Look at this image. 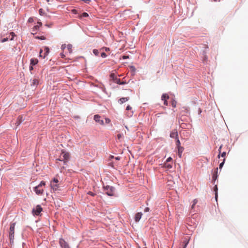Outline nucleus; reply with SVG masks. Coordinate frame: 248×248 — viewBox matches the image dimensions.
Here are the masks:
<instances>
[{
	"mask_svg": "<svg viewBox=\"0 0 248 248\" xmlns=\"http://www.w3.org/2000/svg\"><path fill=\"white\" fill-rule=\"evenodd\" d=\"M70 157V155L68 152L62 151L58 160L63 161L64 165H67V162L69 161Z\"/></svg>",
	"mask_w": 248,
	"mask_h": 248,
	"instance_id": "obj_1",
	"label": "nucleus"
},
{
	"mask_svg": "<svg viewBox=\"0 0 248 248\" xmlns=\"http://www.w3.org/2000/svg\"><path fill=\"white\" fill-rule=\"evenodd\" d=\"M16 226V223H11L10 224L9 231V237L10 242H13L14 239V233H15V228Z\"/></svg>",
	"mask_w": 248,
	"mask_h": 248,
	"instance_id": "obj_2",
	"label": "nucleus"
},
{
	"mask_svg": "<svg viewBox=\"0 0 248 248\" xmlns=\"http://www.w3.org/2000/svg\"><path fill=\"white\" fill-rule=\"evenodd\" d=\"M34 191L35 193L38 195H42L43 194L44 190L43 187H41V186H36L34 187Z\"/></svg>",
	"mask_w": 248,
	"mask_h": 248,
	"instance_id": "obj_3",
	"label": "nucleus"
},
{
	"mask_svg": "<svg viewBox=\"0 0 248 248\" xmlns=\"http://www.w3.org/2000/svg\"><path fill=\"white\" fill-rule=\"evenodd\" d=\"M42 211V208L39 205H38L36 206V207L32 210V213L34 215L36 216H38L41 212Z\"/></svg>",
	"mask_w": 248,
	"mask_h": 248,
	"instance_id": "obj_4",
	"label": "nucleus"
},
{
	"mask_svg": "<svg viewBox=\"0 0 248 248\" xmlns=\"http://www.w3.org/2000/svg\"><path fill=\"white\" fill-rule=\"evenodd\" d=\"M101 117L100 115L98 114H96L94 116V120L98 123L99 124L103 125L104 124V123L103 120H101Z\"/></svg>",
	"mask_w": 248,
	"mask_h": 248,
	"instance_id": "obj_5",
	"label": "nucleus"
},
{
	"mask_svg": "<svg viewBox=\"0 0 248 248\" xmlns=\"http://www.w3.org/2000/svg\"><path fill=\"white\" fill-rule=\"evenodd\" d=\"M44 50L45 51L44 54H42L43 50L42 49H41L40 51V57H43V58H45L48 55L49 52V49L48 47L46 46L45 47Z\"/></svg>",
	"mask_w": 248,
	"mask_h": 248,
	"instance_id": "obj_6",
	"label": "nucleus"
},
{
	"mask_svg": "<svg viewBox=\"0 0 248 248\" xmlns=\"http://www.w3.org/2000/svg\"><path fill=\"white\" fill-rule=\"evenodd\" d=\"M59 243L61 248H70L68 244L62 238L60 239Z\"/></svg>",
	"mask_w": 248,
	"mask_h": 248,
	"instance_id": "obj_7",
	"label": "nucleus"
},
{
	"mask_svg": "<svg viewBox=\"0 0 248 248\" xmlns=\"http://www.w3.org/2000/svg\"><path fill=\"white\" fill-rule=\"evenodd\" d=\"M110 78L114 82L118 84L119 83H120V79L117 78L114 73H111L110 74Z\"/></svg>",
	"mask_w": 248,
	"mask_h": 248,
	"instance_id": "obj_8",
	"label": "nucleus"
},
{
	"mask_svg": "<svg viewBox=\"0 0 248 248\" xmlns=\"http://www.w3.org/2000/svg\"><path fill=\"white\" fill-rule=\"evenodd\" d=\"M105 189L107 190L106 194L108 196H113L114 194L113 187L109 186H107Z\"/></svg>",
	"mask_w": 248,
	"mask_h": 248,
	"instance_id": "obj_9",
	"label": "nucleus"
},
{
	"mask_svg": "<svg viewBox=\"0 0 248 248\" xmlns=\"http://www.w3.org/2000/svg\"><path fill=\"white\" fill-rule=\"evenodd\" d=\"M169 98V96L167 93H164L161 96V99L164 101V104L168 106L167 100Z\"/></svg>",
	"mask_w": 248,
	"mask_h": 248,
	"instance_id": "obj_10",
	"label": "nucleus"
},
{
	"mask_svg": "<svg viewBox=\"0 0 248 248\" xmlns=\"http://www.w3.org/2000/svg\"><path fill=\"white\" fill-rule=\"evenodd\" d=\"M50 186L51 189L53 190V191L55 192L58 189L59 187V185L58 184V183L54 184V183H51Z\"/></svg>",
	"mask_w": 248,
	"mask_h": 248,
	"instance_id": "obj_11",
	"label": "nucleus"
},
{
	"mask_svg": "<svg viewBox=\"0 0 248 248\" xmlns=\"http://www.w3.org/2000/svg\"><path fill=\"white\" fill-rule=\"evenodd\" d=\"M170 137L172 138L177 139L178 137V132L176 130H173L170 133Z\"/></svg>",
	"mask_w": 248,
	"mask_h": 248,
	"instance_id": "obj_12",
	"label": "nucleus"
},
{
	"mask_svg": "<svg viewBox=\"0 0 248 248\" xmlns=\"http://www.w3.org/2000/svg\"><path fill=\"white\" fill-rule=\"evenodd\" d=\"M142 215V214L141 212L138 213L136 214L135 217V220L136 222L139 221V220L140 219L141 216Z\"/></svg>",
	"mask_w": 248,
	"mask_h": 248,
	"instance_id": "obj_13",
	"label": "nucleus"
},
{
	"mask_svg": "<svg viewBox=\"0 0 248 248\" xmlns=\"http://www.w3.org/2000/svg\"><path fill=\"white\" fill-rule=\"evenodd\" d=\"M222 145H221L220 147H219V155H218V157L219 158L220 157V156L221 155L222 157H224L225 156H226V153L225 152H223V153H221V149L222 148Z\"/></svg>",
	"mask_w": 248,
	"mask_h": 248,
	"instance_id": "obj_14",
	"label": "nucleus"
},
{
	"mask_svg": "<svg viewBox=\"0 0 248 248\" xmlns=\"http://www.w3.org/2000/svg\"><path fill=\"white\" fill-rule=\"evenodd\" d=\"M23 120H24V119H23V116H19L17 118V121L16 123V124H17V125H19Z\"/></svg>",
	"mask_w": 248,
	"mask_h": 248,
	"instance_id": "obj_15",
	"label": "nucleus"
},
{
	"mask_svg": "<svg viewBox=\"0 0 248 248\" xmlns=\"http://www.w3.org/2000/svg\"><path fill=\"white\" fill-rule=\"evenodd\" d=\"M129 97H122L119 100V102L120 104H123L129 100Z\"/></svg>",
	"mask_w": 248,
	"mask_h": 248,
	"instance_id": "obj_16",
	"label": "nucleus"
},
{
	"mask_svg": "<svg viewBox=\"0 0 248 248\" xmlns=\"http://www.w3.org/2000/svg\"><path fill=\"white\" fill-rule=\"evenodd\" d=\"M178 151V155L180 157L182 156V154L184 150V148L183 147H180L177 148Z\"/></svg>",
	"mask_w": 248,
	"mask_h": 248,
	"instance_id": "obj_17",
	"label": "nucleus"
},
{
	"mask_svg": "<svg viewBox=\"0 0 248 248\" xmlns=\"http://www.w3.org/2000/svg\"><path fill=\"white\" fill-rule=\"evenodd\" d=\"M38 62V61L37 59H31V65H35Z\"/></svg>",
	"mask_w": 248,
	"mask_h": 248,
	"instance_id": "obj_18",
	"label": "nucleus"
},
{
	"mask_svg": "<svg viewBox=\"0 0 248 248\" xmlns=\"http://www.w3.org/2000/svg\"><path fill=\"white\" fill-rule=\"evenodd\" d=\"M163 167L164 168H166L168 169H170L172 168V165L169 163H168V162H166L164 164V165H163Z\"/></svg>",
	"mask_w": 248,
	"mask_h": 248,
	"instance_id": "obj_19",
	"label": "nucleus"
},
{
	"mask_svg": "<svg viewBox=\"0 0 248 248\" xmlns=\"http://www.w3.org/2000/svg\"><path fill=\"white\" fill-rule=\"evenodd\" d=\"M42 25V23L41 22H38L37 25L35 26L33 29V31H34V30H37L40 27H41Z\"/></svg>",
	"mask_w": 248,
	"mask_h": 248,
	"instance_id": "obj_20",
	"label": "nucleus"
},
{
	"mask_svg": "<svg viewBox=\"0 0 248 248\" xmlns=\"http://www.w3.org/2000/svg\"><path fill=\"white\" fill-rule=\"evenodd\" d=\"M217 170H218V169L217 168L216 170H215V172H214V174H213V179L214 180H216L217 178Z\"/></svg>",
	"mask_w": 248,
	"mask_h": 248,
	"instance_id": "obj_21",
	"label": "nucleus"
},
{
	"mask_svg": "<svg viewBox=\"0 0 248 248\" xmlns=\"http://www.w3.org/2000/svg\"><path fill=\"white\" fill-rule=\"evenodd\" d=\"M183 248H186L187 245L188 243V240L187 238H186V239L184 240L183 242Z\"/></svg>",
	"mask_w": 248,
	"mask_h": 248,
	"instance_id": "obj_22",
	"label": "nucleus"
},
{
	"mask_svg": "<svg viewBox=\"0 0 248 248\" xmlns=\"http://www.w3.org/2000/svg\"><path fill=\"white\" fill-rule=\"evenodd\" d=\"M176 145L177 148H178L179 147H181L180 145V141L178 139V137L177 138V139H176Z\"/></svg>",
	"mask_w": 248,
	"mask_h": 248,
	"instance_id": "obj_23",
	"label": "nucleus"
},
{
	"mask_svg": "<svg viewBox=\"0 0 248 248\" xmlns=\"http://www.w3.org/2000/svg\"><path fill=\"white\" fill-rule=\"evenodd\" d=\"M176 104H177V102L176 101H175V100L173 99L171 101V106L173 107V108H175L176 106Z\"/></svg>",
	"mask_w": 248,
	"mask_h": 248,
	"instance_id": "obj_24",
	"label": "nucleus"
},
{
	"mask_svg": "<svg viewBox=\"0 0 248 248\" xmlns=\"http://www.w3.org/2000/svg\"><path fill=\"white\" fill-rule=\"evenodd\" d=\"M39 13L41 16H44L45 15V13L44 12L43 9H39Z\"/></svg>",
	"mask_w": 248,
	"mask_h": 248,
	"instance_id": "obj_25",
	"label": "nucleus"
},
{
	"mask_svg": "<svg viewBox=\"0 0 248 248\" xmlns=\"http://www.w3.org/2000/svg\"><path fill=\"white\" fill-rule=\"evenodd\" d=\"M10 35H11V38L10 39V40H13L14 37L16 36L15 33L14 32H11Z\"/></svg>",
	"mask_w": 248,
	"mask_h": 248,
	"instance_id": "obj_26",
	"label": "nucleus"
},
{
	"mask_svg": "<svg viewBox=\"0 0 248 248\" xmlns=\"http://www.w3.org/2000/svg\"><path fill=\"white\" fill-rule=\"evenodd\" d=\"M72 45L69 44V45H67V49L69 50L70 53L72 52Z\"/></svg>",
	"mask_w": 248,
	"mask_h": 248,
	"instance_id": "obj_27",
	"label": "nucleus"
},
{
	"mask_svg": "<svg viewBox=\"0 0 248 248\" xmlns=\"http://www.w3.org/2000/svg\"><path fill=\"white\" fill-rule=\"evenodd\" d=\"M89 16V15H88V13L84 12V13H83V14L80 16V18H81V17H87V16Z\"/></svg>",
	"mask_w": 248,
	"mask_h": 248,
	"instance_id": "obj_28",
	"label": "nucleus"
},
{
	"mask_svg": "<svg viewBox=\"0 0 248 248\" xmlns=\"http://www.w3.org/2000/svg\"><path fill=\"white\" fill-rule=\"evenodd\" d=\"M93 53L95 56H98L99 54V51L97 49H93Z\"/></svg>",
	"mask_w": 248,
	"mask_h": 248,
	"instance_id": "obj_29",
	"label": "nucleus"
},
{
	"mask_svg": "<svg viewBox=\"0 0 248 248\" xmlns=\"http://www.w3.org/2000/svg\"><path fill=\"white\" fill-rule=\"evenodd\" d=\"M51 183H54V184L55 183H59V180L58 179L56 178H54L52 181L51 182Z\"/></svg>",
	"mask_w": 248,
	"mask_h": 248,
	"instance_id": "obj_30",
	"label": "nucleus"
},
{
	"mask_svg": "<svg viewBox=\"0 0 248 248\" xmlns=\"http://www.w3.org/2000/svg\"><path fill=\"white\" fill-rule=\"evenodd\" d=\"M46 185V183L44 181H41V183L38 185L39 186H41V187Z\"/></svg>",
	"mask_w": 248,
	"mask_h": 248,
	"instance_id": "obj_31",
	"label": "nucleus"
},
{
	"mask_svg": "<svg viewBox=\"0 0 248 248\" xmlns=\"http://www.w3.org/2000/svg\"><path fill=\"white\" fill-rule=\"evenodd\" d=\"M225 161V159L224 158L223 159V162H221L220 164H219V169H221L224 165V162Z\"/></svg>",
	"mask_w": 248,
	"mask_h": 248,
	"instance_id": "obj_32",
	"label": "nucleus"
},
{
	"mask_svg": "<svg viewBox=\"0 0 248 248\" xmlns=\"http://www.w3.org/2000/svg\"><path fill=\"white\" fill-rule=\"evenodd\" d=\"M7 41H8V37H6V38H4L2 39L0 41L1 43H4Z\"/></svg>",
	"mask_w": 248,
	"mask_h": 248,
	"instance_id": "obj_33",
	"label": "nucleus"
},
{
	"mask_svg": "<svg viewBox=\"0 0 248 248\" xmlns=\"http://www.w3.org/2000/svg\"><path fill=\"white\" fill-rule=\"evenodd\" d=\"M101 56L102 58H106L107 56V54L105 52H102L101 54Z\"/></svg>",
	"mask_w": 248,
	"mask_h": 248,
	"instance_id": "obj_34",
	"label": "nucleus"
},
{
	"mask_svg": "<svg viewBox=\"0 0 248 248\" xmlns=\"http://www.w3.org/2000/svg\"><path fill=\"white\" fill-rule=\"evenodd\" d=\"M207 59V56L206 55V52H204V58H203V61H206Z\"/></svg>",
	"mask_w": 248,
	"mask_h": 248,
	"instance_id": "obj_35",
	"label": "nucleus"
},
{
	"mask_svg": "<svg viewBox=\"0 0 248 248\" xmlns=\"http://www.w3.org/2000/svg\"><path fill=\"white\" fill-rule=\"evenodd\" d=\"M117 139L118 140H121V139L122 138V135L121 134H119L117 135Z\"/></svg>",
	"mask_w": 248,
	"mask_h": 248,
	"instance_id": "obj_36",
	"label": "nucleus"
},
{
	"mask_svg": "<svg viewBox=\"0 0 248 248\" xmlns=\"http://www.w3.org/2000/svg\"><path fill=\"white\" fill-rule=\"evenodd\" d=\"M89 195H91L92 196H95V194L93 193V192H91V191H89L88 193H87Z\"/></svg>",
	"mask_w": 248,
	"mask_h": 248,
	"instance_id": "obj_37",
	"label": "nucleus"
},
{
	"mask_svg": "<svg viewBox=\"0 0 248 248\" xmlns=\"http://www.w3.org/2000/svg\"><path fill=\"white\" fill-rule=\"evenodd\" d=\"M105 122L106 124H109L110 122V120L108 118L105 119Z\"/></svg>",
	"mask_w": 248,
	"mask_h": 248,
	"instance_id": "obj_38",
	"label": "nucleus"
},
{
	"mask_svg": "<svg viewBox=\"0 0 248 248\" xmlns=\"http://www.w3.org/2000/svg\"><path fill=\"white\" fill-rule=\"evenodd\" d=\"M198 202V200L197 199H194L193 201V204H194V205H196V203H197Z\"/></svg>",
	"mask_w": 248,
	"mask_h": 248,
	"instance_id": "obj_39",
	"label": "nucleus"
},
{
	"mask_svg": "<svg viewBox=\"0 0 248 248\" xmlns=\"http://www.w3.org/2000/svg\"><path fill=\"white\" fill-rule=\"evenodd\" d=\"M131 109L132 108L129 105H128L126 108V109L127 110H131Z\"/></svg>",
	"mask_w": 248,
	"mask_h": 248,
	"instance_id": "obj_40",
	"label": "nucleus"
},
{
	"mask_svg": "<svg viewBox=\"0 0 248 248\" xmlns=\"http://www.w3.org/2000/svg\"><path fill=\"white\" fill-rule=\"evenodd\" d=\"M171 160H172V158L170 157H169V158H167V159L166 160V162H170V161Z\"/></svg>",
	"mask_w": 248,
	"mask_h": 248,
	"instance_id": "obj_41",
	"label": "nucleus"
},
{
	"mask_svg": "<svg viewBox=\"0 0 248 248\" xmlns=\"http://www.w3.org/2000/svg\"><path fill=\"white\" fill-rule=\"evenodd\" d=\"M126 84V82L125 81H121L120 80V83H119L118 84H120V85H123V84Z\"/></svg>",
	"mask_w": 248,
	"mask_h": 248,
	"instance_id": "obj_42",
	"label": "nucleus"
},
{
	"mask_svg": "<svg viewBox=\"0 0 248 248\" xmlns=\"http://www.w3.org/2000/svg\"><path fill=\"white\" fill-rule=\"evenodd\" d=\"M72 12L74 14H76L77 13V11L75 9H73L72 10Z\"/></svg>",
	"mask_w": 248,
	"mask_h": 248,
	"instance_id": "obj_43",
	"label": "nucleus"
},
{
	"mask_svg": "<svg viewBox=\"0 0 248 248\" xmlns=\"http://www.w3.org/2000/svg\"><path fill=\"white\" fill-rule=\"evenodd\" d=\"M129 58V56H123V59H128Z\"/></svg>",
	"mask_w": 248,
	"mask_h": 248,
	"instance_id": "obj_44",
	"label": "nucleus"
},
{
	"mask_svg": "<svg viewBox=\"0 0 248 248\" xmlns=\"http://www.w3.org/2000/svg\"><path fill=\"white\" fill-rule=\"evenodd\" d=\"M149 211V208L148 207H146L145 208V210H144V211L145 212H148Z\"/></svg>",
	"mask_w": 248,
	"mask_h": 248,
	"instance_id": "obj_45",
	"label": "nucleus"
},
{
	"mask_svg": "<svg viewBox=\"0 0 248 248\" xmlns=\"http://www.w3.org/2000/svg\"><path fill=\"white\" fill-rule=\"evenodd\" d=\"M33 69V66L31 65V66H30V71L32 70Z\"/></svg>",
	"mask_w": 248,
	"mask_h": 248,
	"instance_id": "obj_46",
	"label": "nucleus"
},
{
	"mask_svg": "<svg viewBox=\"0 0 248 248\" xmlns=\"http://www.w3.org/2000/svg\"><path fill=\"white\" fill-rule=\"evenodd\" d=\"M61 57L62 58H64L65 57V55L62 53H61Z\"/></svg>",
	"mask_w": 248,
	"mask_h": 248,
	"instance_id": "obj_47",
	"label": "nucleus"
},
{
	"mask_svg": "<svg viewBox=\"0 0 248 248\" xmlns=\"http://www.w3.org/2000/svg\"><path fill=\"white\" fill-rule=\"evenodd\" d=\"M39 38L41 39V40L45 39V37L44 36H41V37H39Z\"/></svg>",
	"mask_w": 248,
	"mask_h": 248,
	"instance_id": "obj_48",
	"label": "nucleus"
},
{
	"mask_svg": "<svg viewBox=\"0 0 248 248\" xmlns=\"http://www.w3.org/2000/svg\"><path fill=\"white\" fill-rule=\"evenodd\" d=\"M65 47V45H62V49H64Z\"/></svg>",
	"mask_w": 248,
	"mask_h": 248,
	"instance_id": "obj_49",
	"label": "nucleus"
},
{
	"mask_svg": "<svg viewBox=\"0 0 248 248\" xmlns=\"http://www.w3.org/2000/svg\"><path fill=\"white\" fill-rule=\"evenodd\" d=\"M105 49L106 51H108L109 50V48L108 47H105Z\"/></svg>",
	"mask_w": 248,
	"mask_h": 248,
	"instance_id": "obj_50",
	"label": "nucleus"
},
{
	"mask_svg": "<svg viewBox=\"0 0 248 248\" xmlns=\"http://www.w3.org/2000/svg\"><path fill=\"white\" fill-rule=\"evenodd\" d=\"M195 205H194V204H192V206H191V209H193Z\"/></svg>",
	"mask_w": 248,
	"mask_h": 248,
	"instance_id": "obj_51",
	"label": "nucleus"
},
{
	"mask_svg": "<svg viewBox=\"0 0 248 248\" xmlns=\"http://www.w3.org/2000/svg\"><path fill=\"white\" fill-rule=\"evenodd\" d=\"M32 20V18H30L29 19V22H31Z\"/></svg>",
	"mask_w": 248,
	"mask_h": 248,
	"instance_id": "obj_52",
	"label": "nucleus"
},
{
	"mask_svg": "<svg viewBox=\"0 0 248 248\" xmlns=\"http://www.w3.org/2000/svg\"><path fill=\"white\" fill-rule=\"evenodd\" d=\"M116 160H119L120 159V157H117L115 158Z\"/></svg>",
	"mask_w": 248,
	"mask_h": 248,
	"instance_id": "obj_53",
	"label": "nucleus"
},
{
	"mask_svg": "<svg viewBox=\"0 0 248 248\" xmlns=\"http://www.w3.org/2000/svg\"><path fill=\"white\" fill-rule=\"evenodd\" d=\"M205 47L206 48H208V46H207V45H205Z\"/></svg>",
	"mask_w": 248,
	"mask_h": 248,
	"instance_id": "obj_54",
	"label": "nucleus"
},
{
	"mask_svg": "<svg viewBox=\"0 0 248 248\" xmlns=\"http://www.w3.org/2000/svg\"><path fill=\"white\" fill-rule=\"evenodd\" d=\"M215 189H217V186H215Z\"/></svg>",
	"mask_w": 248,
	"mask_h": 248,
	"instance_id": "obj_55",
	"label": "nucleus"
},
{
	"mask_svg": "<svg viewBox=\"0 0 248 248\" xmlns=\"http://www.w3.org/2000/svg\"><path fill=\"white\" fill-rule=\"evenodd\" d=\"M47 2L49 1V0H46Z\"/></svg>",
	"mask_w": 248,
	"mask_h": 248,
	"instance_id": "obj_56",
	"label": "nucleus"
},
{
	"mask_svg": "<svg viewBox=\"0 0 248 248\" xmlns=\"http://www.w3.org/2000/svg\"><path fill=\"white\" fill-rule=\"evenodd\" d=\"M217 0H214V1H217Z\"/></svg>",
	"mask_w": 248,
	"mask_h": 248,
	"instance_id": "obj_57",
	"label": "nucleus"
}]
</instances>
